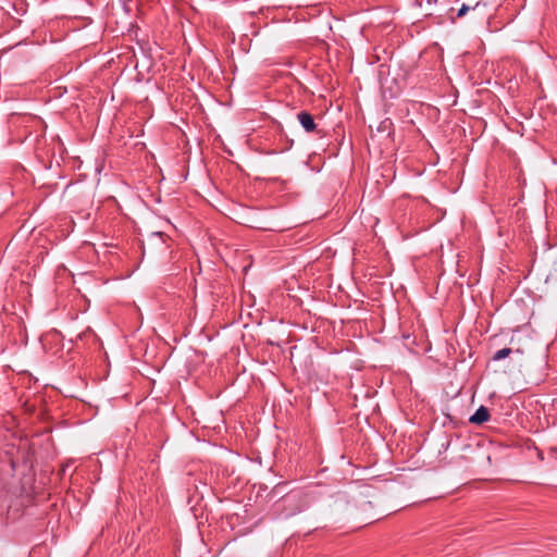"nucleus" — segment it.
<instances>
[{
	"label": "nucleus",
	"mask_w": 557,
	"mask_h": 557,
	"mask_svg": "<svg viewBox=\"0 0 557 557\" xmlns=\"http://www.w3.org/2000/svg\"><path fill=\"white\" fill-rule=\"evenodd\" d=\"M297 119L306 132L312 133L315 131L317 125L314 123L313 116L309 112H307V111L299 112L297 114Z\"/></svg>",
	"instance_id": "nucleus-1"
},
{
	"label": "nucleus",
	"mask_w": 557,
	"mask_h": 557,
	"mask_svg": "<svg viewBox=\"0 0 557 557\" xmlns=\"http://www.w3.org/2000/svg\"><path fill=\"white\" fill-rule=\"evenodd\" d=\"M490 419V412L487 408L481 406L470 417L469 421L474 424H482Z\"/></svg>",
	"instance_id": "nucleus-2"
},
{
	"label": "nucleus",
	"mask_w": 557,
	"mask_h": 557,
	"mask_svg": "<svg viewBox=\"0 0 557 557\" xmlns=\"http://www.w3.org/2000/svg\"><path fill=\"white\" fill-rule=\"evenodd\" d=\"M523 349L520 348V347H517V348H513V347H509V348H503V349H499L497 350L494 356H493V360L494 361H499V360H503L505 359L506 357H508L509 355L511 354H518V355H523Z\"/></svg>",
	"instance_id": "nucleus-3"
},
{
	"label": "nucleus",
	"mask_w": 557,
	"mask_h": 557,
	"mask_svg": "<svg viewBox=\"0 0 557 557\" xmlns=\"http://www.w3.org/2000/svg\"><path fill=\"white\" fill-rule=\"evenodd\" d=\"M469 10H470V7L462 4L461 8L458 10L457 16L458 17L465 16Z\"/></svg>",
	"instance_id": "nucleus-4"
}]
</instances>
